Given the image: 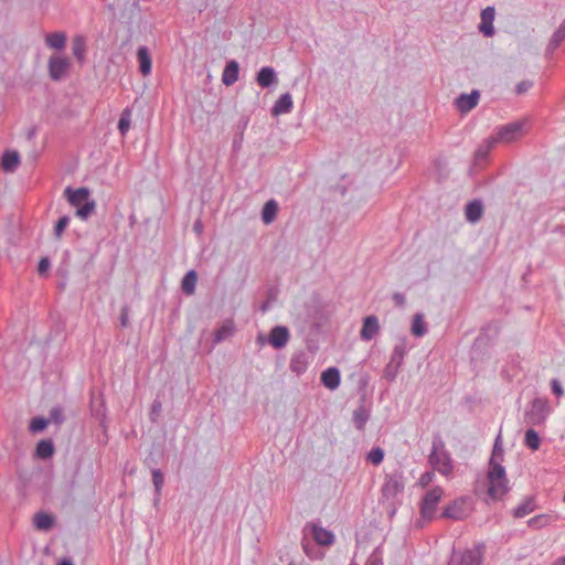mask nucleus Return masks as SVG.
I'll use <instances>...</instances> for the list:
<instances>
[{
  "label": "nucleus",
  "instance_id": "nucleus-1",
  "mask_svg": "<svg viewBox=\"0 0 565 565\" xmlns=\"http://www.w3.org/2000/svg\"><path fill=\"white\" fill-rule=\"evenodd\" d=\"M503 460V448L501 436L498 435L493 445L492 456L490 459V469L488 471L489 488L488 494L493 500L501 499L508 491V479L505 469L501 465Z\"/></svg>",
  "mask_w": 565,
  "mask_h": 565
},
{
  "label": "nucleus",
  "instance_id": "nucleus-2",
  "mask_svg": "<svg viewBox=\"0 0 565 565\" xmlns=\"http://www.w3.org/2000/svg\"><path fill=\"white\" fill-rule=\"evenodd\" d=\"M68 203L76 207V216L81 220H86L95 210L96 203L89 200L90 192L87 188L72 189L67 186L64 190Z\"/></svg>",
  "mask_w": 565,
  "mask_h": 565
},
{
  "label": "nucleus",
  "instance_id": "nucleus-3",
  "mask_svg": "<svg viewBox=\"0 0 565 565\" xmlns=\"http://www.w3.org/2000/svg\"><path fill=\"white\" fill-rule=\"evenodd\" d=\"M405 489V478L401 470L387 473L381 488L382 501L387 503L395 511V504L398 497L403 494Z\"/></svg>",
  "mask_w": 565,
  "mask_h": 565
},
{
  "label": "nucleus",
  "instance_id": "nucleus-4",
  "mask_svg": "<svg viewBox=\"0 0 565 565\" xmlns=\"http://www.w3.org/2000/svg\"><path fill=\"white\" fill-rule=\"evenodd\" d=\"M428 461L433 468L441 475L447 476L452 471L451 458L441 438L437 437L433 440V448Z\"/></svg>",
  "mask_w": 565,
  "mask_h": 565
},
{
  "label": "nucleus",
  "instance_id": "nucleus-5",
  "mask_svg": "<svg viewBox=\"0 0 565 565\" xmlns=\"http://www.w3.org/2000/svg\"><path fill=\"white\" fill-rule=\"evenodd\" d=\"M408 352L407 342L405 339H401L393 348L390 356V361L384 369V377L387 382L395 381L401 366L403 365L404 358Z\"/></svg>",
  "mask_w": 565,
  "mask_h": 565
},
{
  "label": "nucleus",
  "instance_id": "nucleus-6",
  "mask_svg": "<svg viewBox=\"0 0 565 565\" xmlns=\"http://www.w3.org/2000/svg\"><path fill=\"white\" fill-rule=\"evenodd\" d=\"M483 544L460 553L454 552L448 565H482Z\"/></svg>",
  "mask_w": 565,
  "mask_h": 565
},
{
  "label": "nucleus",
  "instance_id": "nucleus-7",
  "mask_svg": "<svg viewBox=\"0 0 565 565\" xmlns=\"http://www.w3.org/2000/svg\"><path fill=\"white\" fill-rule=\"evenodd\" d=\"M444 491L440 487H436L427 491L420 502V515L426 520H431L435 515L436 508L441 500Z\"/></svg>",
  "mask_w": 565,
  "mask_h": 565
},
{
  "label": "nucleus",
  "instance_id": "nucleus-8",
  "mask_svg": "<svg viewBox=\"0 0 565 565\" xmlns=\"http://www.w3.org/2000/svg\"><path fill=\"white\" fill-rule=\"evenodd\" d=\"M523 122L513 121L503 125L497 129L494 136H492L493 142H512L522 136Z\"/></svg>",
  "mask_w": 565,
  "mask_h": 565
},
{
  "label": "nucleus",
  "instance_id": "nucleus-9",
  "mask_svg": "<svg viewBox=\"0 0 565 565\" xmlns=\"http://www.w3.org/2000/svg\"><path fill=\"white\" fill-rule=\"evenodd\" d=\"M311 360L312 356L305 350L296 351L290 358L289 370L297 376H300L306 373Z\"/></svg>",
  "mask_w": 565,
  "mask_h": 565
},
{
  "label": "nucleus",
  "instance_id": "nucleus-10",
  "mask_svg": "<svg viewBox=\"0 0 565 565\" xmlns=\"http://www.w3.org/2000/svg\"><path fill=\"white\" fill-rule=\"evenodd\" d=\"M548 414L547 406L545 402L540 398L533 401L531 409L525 413V418L527 424L539 425L542 424Z\"/></svg>",
  "mask_w": 565,
  "mask_h": 565
},
{
  "label": "nucleus",
  "instance_id": "nucleus-11",
  "mask_svg": "<svg viewBox=\"0 0 565 565\" xmlns=\"http://www.w3.org/2000/svg\"><path fill=\"white\" fill-rule=\"evenodd\" d=\"M49 75L53 81L63 78L70 67V61L62 56H51L49 60Z\"/></svg>",
  "mask_w": 565,
  "mask_h": 565
},
{
  "label": "nucleus",
  "instance_id": "nucleus-12",
  "mask_svg": "<svg viewBox=\"0 0 565 565\" xmlns=\"http://www.w3.org/2000/svg\"><path fill=\"white\" fill-rule=\"evenodd\" d=\"M289 339V329L285 326H276L269 332L268 343L275 349H282L287 345Z\"/></svg>",
  "mask_w": 565,
  "mask_h": 565
},
{
  "label": "nucleus",
  "instance_id": "nucleus-13",
  "mask_svg": "<svg viewBox=\"0 0 565 565\" xmlns=\"http://www.w3.org/2000/svg\"><path fill=\"white\" fill-rule=\"evenodd\" d=\"M479 98V92L472 90L470 94H460L456 98L455 105L460 113H468L478 105Z\"/></svg>",
  "mask_w": 565,
  "mask_h": 565
},
{
  "label": "nucleus",
  "instance_id": "nucleus-14",
  "mask_svg": "<svg viewBox=\"0 0 565 565\" xmlns=\"http://www.w3.org/2000/svg\"><path fill=\"white\" fill-rule=\"evenodd\" d=\"M380 331L379 319L375 316H367L363 320L360 337L363 341H371Z\"/></svg>",
  "mask_w": 565,
  "mask_h": 565
},
{
  "label": "nucleus",
  "instance_id": "nucleus-15",
  "mask_svg": "<svg viewBox=\"0 0 565 565\" xmlns=\"http://www.w3.org/2000/svg\"><path fill=\"white\" fill-rule=\"evenodd\" d=\"M493 20H494V8L493 7H487L486 9H483L481 11V23L479 25V30L486 36H492L494 34Z\"/></svg>",
  "mask_w": 565,
  "mask_h": 565
},
{
  "label": "nucleus",
  "instance_id": "nucleus-16",
  "mask_svg": "<svg viewBox=\"0 0 565 565\" xmlns=\"http://www.w3.org/2000/svg\"><path fill=\"white\" fill-rule=\"evenodd\" d=\"M341 374L339 369L331 366L321 374V383L329 390L334 391L340 386Z\"/></svg>",
  "mask_w": 565,
  "mask_h": 565
},
{
  "label": "nucleus",
  "instance_id": "nucleus-17",
  "mask_svg": "<svg viewBox=\"0 0 565 565\" xmlns=\"http://www.w3.org/2000/svg\"><path fill=\"white\" fill-rule=\"evenodd\" d=\"M256 82L263 88H267L277 84L278 78L275 70L270 66L262 67L257 73Z\"/></svg>",
  "mask_w": 565,
  "mask_h": 565
},
{
  "label": "nucleus",
  "instance_id": "nucleus-18",
  "mask_svg": "<svg viewBox=\"0 0 565 565\" xmlns=\"http://www.w3.org/2000/svg\"><path fill=\"white\" fill-rule=\"evenodd\" d=\"M239 74V65L235 60H232L226 63L223 74H222V82L226 86H231L235 84L238 79Z\"/></svg>",
  "mask_w": 565,
  "mask_h": 565
},
{
  "label": "nucleus",
  "instance_id": "nucleus-19",
  "mask_svg": "<svg viewBox=\"0 0 565 565\" xmlns=\"http://www.w3.org/2000/svg\"><path fill=\"white\" fill-rule=\"evenodd\" d=\"M292 97L289 93H285L280 95V97L276 100V103L273 106L271 113L275 116L281 115V114H288L292 109Z\"/></svg>",
  "mask_w": 565,
  "mask_h": 565
},
{
  "label": "nucleus",
  "instance_id": "nucleus-20",
  "mask_svg": "<svg viewBox=\"0 0 565 565\" xmlns=\"http://www.w3.org/2000/svg\"><path fill=\"white\" fill-rule=\"evenodd\" d=\"M140 73L145 76L151 73L152 61L147 46H139L137 51Z\"/></svg>",
  "mask_w": 565,
  "mask_h": 565
},
{
  "label": "nucleus",
  "instance_id": "nucleus-21",
  "mask_svg": "<svg viewBox=\"0 0 565 565\" xmlns=\"http://www.w3.org/2000/svg\"><path fill=\"white\" fill-rule=\"evenodd\" d=\"M312 535L315 542L319 545H330L334 540V535L331 531L318 525H313Z\"/></svg>",
  "mask_w": 565,
  "mask_h": 565
},
{
  "label": "nucleus",
  "instance_id": "nucleus-22",
  "mask_svg": "<svg viewBox=\"0 0 565 565\" xmlns=\"http://www.w3.org/2000/svg\"><path fill=\"white\" fill-rule=\"evenodd\" d=\"M20 164V156L17 151H4L1 166L6 172H13Z\"/></svg>",
  "mask_w": 565,
  "mask_h": 565
},
{
  "label": "nucleus",
  "instance_id": "nucleus-23",
  "mask_svg": "<svg viewBox=\"0 0 565 565\" xmlns=\"http://www.w3.org/2000/svg\"><path fill=\"white\" fill-rule=\"evenodd\" d=\"M483 213V205L481 201L475 200L467 204L466 206V218L471 223L478 222Z\"/></svg>",
  "mask_w": 565,
  "mask_h": 565
},
{
  "label": "nucleus",
  "instance_id": "nucleus-24",
  "mask_svg": "<svg viewBox=\"0 0 565 565\" xmlns=\"http://www.w3.org/2000/svg\"><path fill=\"white\" fill-rule=\"evenodd\" d=\"M362 548V545L360 542H358L356 544V551L354 553V557L352 559V563L350 565H358L355 563V559H356V556H358V553L359 551ZM365 565H383V553H382V547L381 546H376L373 552L371 553V555L369 556L367 561H366V564Z\"/></svg>",
  "mask_w": 565,
  "mask_h": 565
},
{
  "label": "nucleus",
  "instance_id": "nucleus-25",
  "mask_svg": "<svg viewBox=\"0 0 565 565\" xmlns=\"http://www.w3.org/2000/svg\"><path fill=\"white\" fill-rule=\"evenodd\" d=\"M278 212V203L275 200H268L262 211V220L265 224H270L275 221Z\"/></svg>",
  "mask_w": 565,
  "mask_h": 565
},
{
  "label": "nucleus",
  "instance_id": "nucleus-26",
  "mask_svg": "<svg viewBox=\"0 0 565 565\" xmlns=\"http://www.w3.org/2000/svg\"><path fill=\"white\" fill-rule=\"evenodd\" d=\"M555 521H557V516L556 515H553V514H540V515H535V516L531 518L527 521V524H529L530 527L539 530V529H543V527L552 524Z\"/></svg>",
  "mask_w": 565,
  "mask_h": 565
},
{
  "label": "nucleus",
  "instance_id": "nucleus-27",
  "mask_svg": "<svg viewBox=\"0 0 565 565\" xmlns=\"http://www.w3.org/2000/svg\"><path fill=\"white\" fill-rule=\"evenodd\" d=\"M565 40V21L553 33L546 47V53L552 54Z\"/></svg>",
  "mask_w": 565,
  "mask_h": 565
},
{
  "label": "nucleus",
  "instance_id": "nucleus-28",
  "mask_svg": "<svg viewBox=\"0 0 565 565\" xmlns=\"http://www.w3.org/2000/svg\"><path fill=\"white\" fill-rule=\"evenodd\" d=\"M369 418L370 412L365 408L364 405H360L354 409L352 420L356 429L363 430Z\"/></svg>",
  "mask_w": 565,
  "mask_h": 565
},
{
  "label": "nucleus",
  "instance_id": "nucleus-29",
  "mask_svg": "<svg viewBox=\"0 0 565 565\" xmlns=\"http://www.w3.org/2000/svg\"><path fill=\"white\" fill-rule=\"evenodd\" d=\"M411 330L412 333L417 338H422L427 333L426 322L422 312L414 315Z\"/></svg>",
  "mask_w": 565,
  "mask_h": 565
},
{
  "label": "nucleus",
  "instance_id": "nucleus-30",
  "mask_svg": "<svg viewBox=\"0 0 565 565\" xmlns=\"http://www.w3.org/2000/svg\"><path fill=\"white\" fill-rule=\"evenodd\" d=\"M198 282V275L194 270L188 271L182 279V290L185 295H193Z\"/></svg>",
  "mask_w": 565,
  "mask_h": 565
},
{
  "label": "nucleus",
  "instance_id": "nucleus-31",
  "mask_svg": "<svg viewBox=\"0 0 565 565\" xmlns=\"http://www.w3.org/2000/svg\"><path fill=\"white\" fill-rule=\"evenodd\" d=\"M45 43L47 46L62 50L66 43V36L62 32H54L46 35Z\"/></svg>",
  "mask_w": 565,
  "mask_h": 565
},
{
  "label": "nucleus",
  "instance_id": "nucleus-32",
  "mask_svg": "<svg viewBox=\"0 0 565 565\" xmlns=\"http://www.w3.org/2000/svg\"><path fill=\"white\" fill-rule=\"evenodd\" d=\"M54 452V445L50 439H43L38 443L35 455L41 459L50 458Z\"/></svg>",
  "mask_w": 565,
  "mask_h": 565
},
{
  "label": "nucleus",
  "instance_id": "nucleus-33",
  "mask_svg": "<svg viewBox=\"0 0 565 565\" xmlns=\"http://www.w3.org/2000/svg\"><path fill=\"white\" fill-rule=\"evenodd\" d=\"M441 516L452 520H461L463 518V510L461 503L455 501L454 503L447 505Z\"/></svg>",
  "mask_w": 565,
  "mask_h": 565
},
{
  "label": "nucleus",
  "instance_id": "nucleus-34",
  "mask_svg": "<svg viewBox=\"0 0 565 565\" xmlns=\"http://www.w3.org/2000/svg\"><path fill=\"white\" fill-rule=\"evenodd\" d=\"M234 331H235L234 323L232 321L225 322L221 328H218L215 331L214 342L220 343V342L226 340L227 338L233 335Z\"/></svg>",
  "mask_w": 565,
  "mask_h": 565
},
{
  "label": "nucleus",
  "instance_id": "nucleus-35",
  "mask_svg": "<svg viewBox=\"0 0 565 565\" xmlns=\"http://www.w3.org/2000/svg\"><path fill=\"white\" fill-rule=\"evenodd\" d=\"M34 526L38 529V530H42V531H46L52 527L53 525V518L45 513V512H38L35 515H34Z\"/></svg>",
  "mask_w": 565,
  "mask_h": 565
},
{
  "label": "nucleus",
  "instance_id": "nucleus-36",
  "mask_svg": "<svg viewBox=\"0 0 565 565\" xmlns=\"http://www.w3.org/2000/svg\"><path fill=\"white\" fill-rule=\"evenodd\" d=\"M535 510V502L532 498H526L520 505L513 510L515 518H524Z\"/></svg>",
  "mask_w": 565,
  "mask_h": 565
},
{
  "label": "nucleus",
  "instance_id": "nucleus-37",
  "mask_svg": "<svg viewBox=\"0 0 565 565\" xmlns=\"http://www.w3.org/2000/svg\"><path fill=\"white\" fill-rule=\"evenodd\" d=\"M524 445L531 450H537L541 445V438L539 434L533 429L529 428L524 435Z\"/></svg>",
  "mask_w": 565,
  "mask_h": 565
},
{
  "label": "nucleus",
  "instance_id": "nucleus-38",
  "mask_svg": "<svg viewBox=\"0 0 565 565\" xmlns=\"http://www.w3.org/2000/svg\"><path fill=\"white\" fill-rule=\"evenodd\" d=\"M130 124H131V110L129 108H125L122 110L119 121H118V130L122 136H125L129 131Z\"/></svg>",
  "mask_w": 565,
  "mask_h": 565
},
{
  "label": "nucleus",
  "instance_id": "nucleus-39",
  "mask_svg": "<svg viewBox=\"0 0 565 565\" xmlns=\"http://www.w3.org/2000/svg\"><path fill=\"white\" fill-rule=\"evenodd\" d=\"M494 143L495 142H493V139L491 137L490 139H487L481 146H479V148L475 152L476 160H484L488 157Z\"/></svg>",
  "mask_w": 565,
  "mask_h": 565
},
{
  "label": "nucleus",
  "instance_id": "nucleus-40",
  "mask_svg": "<svg viewBox=\"0 0 565 565\" xmlns=\"http://www.w3.org/2000/svg\"><path fill=\"white\" fill-rule=\"evenodd\" d=\"M85 41L81 36H76L73 43V54L79 61L83 62L85 58Z\"/></svg>",
  "mask_w": 565,
  "mask_h": 565
},
{
  "label": "nucleus",
  "instance_id": "nucleus-41",
  "mask_svg": "<svg viewBox=\"0 0 565 565\" xmlns=\"http://www.w3.org/2000/svg\"><path fill=\"white\" fill-rule=\"evenodd\" d=\"M367 461L377 466L380 465L384 459V451L380 447L372 448L366 457Z\"/></svg>",
  "mask_w": 565,
  "mask_h": 565
},
{
  "label": "nucleus",
  "instance_id": "nucleus-42",
  "mask_svg": "<svg viewBox=\"0 0 565 565\" xmlns=\"http://www.w3.org/2000/svg\"><path fill=\"white\" fill-rule=\"evenodd\" d=\"M47 419H49V423L52 422L56 425H61L65 419L63 408L60 406L53 407L50 411V415H49Z\"/></svg>",
  "mask_w": 565,
  "mask_h": 565
},
{
  "label": "nucleus",
  "instance_id": "nucleus-43",
  "mask_svg": "<svg viewBox=\"0 0 565 565\" xmlns=\"http://www.w3.org/2000/svg\"><path fill=\"white\" fill-rule=\"evenodd\" d=\"M49 424V419H45L43 417H34L30 422V430L32 433H40Z\"/></svg>",
  "mask_w": 565,
  "mask_h": 565
},
{
  "label": "nucleus",
  "instance_id": "nucleus-44",
  "mask_svg": "<svg viewBox=\"0 0 565 565\" xmlns=\"http://www.w3.org/2000/svg\"><path fill=\"white\" fill-rule=\"evenodd\" d=\"M70 221H71V218L67 215H64L58 218V221L56 222V224L54 226V235L56 238H60L62 236L63 232L68 226Z\"/></svg>",
  "mask_w": 565,
  "mask_h": 565
},
{
  "label": "nucleus",
  "instance_id": "nucleus-45",
  "mask_svg": "<svg viewBox=\"0 0 565 565\" xmlns=\"http://www.w3.org/2000/svg\"><path fill=\"white\" fill-rule=\"evenodd\" d=\"M152 481L156 488L157 495L159 497L164 483V476L159 469L152 470Z\"/></svg>",
  "mask_w": 565,
  "mask_h": 565
},
{
  "label": "nucleus",
  "instance_id": "nucleus-46",
  "mask_svg": "<svg viewBox=\"0 0 565 565\" xmlns=\"http://www.w3.org/2000/svg\"><path fill=\"white\" fill-rule=\"evenodd\" d=\"M533 86V83L529 79L522 81L516 84L515 86V93L518 95L526 93L531 87Z\"/></svg>",
  "mask_w": 565,
  "mask_h": 565
},
{
  "label": "nucleus",
  "instance_id": "nucleus-47",
  "mask_svg": "<svg viewBox=\"0 0 565 565\" xmlns=\"http://www.w3.org/2000/svg\"><path fill=\"white\" fill-rule=\"evenodd\" d=\"M551 388H552L553 394H555L557 397H561L564 395V388L557 379H553L551 381Z\"/></svg>",
  "mask_w": 565,
  "mask_h": 565
},
{
  "label": "nucleus",
  "instance_id": "nucleus-48",
  "mask_svg": "<svg viewBox=\"0 0 565 565\" xmlns=\"http://www.w3.org/2000/svg\"><path fill=\"white\" fill-rule=\"evenodd\" d=\"M50 268V260L46 257L41 258L38 266V271L43 275Z\"/></svg>",
  "mask_w": 565,
  "mask_h": 565
},
{
  "label": "nucleus",
  "instance_id": "nucleus-49",
  "mask_svg": "<svg viewBox=\"0 0 565 565\" xmlns=\"http://www.w3.org/2000/svg\"><path fill=\"white\" fill-rule=\"evenodd\" d=\"M128 307L125 306L121 308V312H120V324L121 327L126 328L129 323V318H128Z\"/></svg>",
  "mask_w": 565,
  "mask_h": 565
},
{
  "label": "nucleus",
  "instance_id": "nucleus-50",
  "mask_svg": "<svg viewBox=\"0 0 565 565\" xmlns=\"http://www.w3.org/2000/svg\"><path fill=\"white\" fill-rule=\"evenodd\" d=\"M302 548H303V552L306 553V555L309 556L310 558L320 557V555L312 553L313 546L309 542H302Z\"/></svg>",
  "mask_w": 565,
  "mask_h": 565
},
{
  "label": "nucleus",
  "instance_id": "nucleus-51",
  "mask_svg": "<svg viewBox=\"0 0 565 565\" xmlns=\"http://www.w3.org/2000/svg\"><path fill=\"white\" fill-rule=\"evenodd\" d=\"M393 300L395 301V303H396L398 307L404 306V305H405V301H406L405 296H404L403 294H401V292H395V294L393 295Z\"/></svg>",
  "mask_w": 565,
  "mask_h": 565
},
{
  "label": "nucleus",
  "instance_id": "nucleus-52",
  "mask_svg": "<svg viewBox=\"0 0 565 565\" xmlns=\"http://www.w3.org/2000/svg\"><path fill=\"white\" fill-rule=\"evenodd\" d=\"M434 473L433 472H425L420 477V483L423 486L428 484L433 480Z\"/></svg>",
  "mask_w": 565,
  "mask_h": 565
},
{
  "label": "nucleus",
  "instance_id": "nucleus-53",
  "mask_svg": "<svg viewBox=\"0 0 565 565\" xmlns=\"http://www.w3.org/2000/svg\"><path fill=\"white\" fill-rule=\"evenodd\" d=\"M161 411V403L159 401H154L152 403V407H151V414H157Z\"/></svg>",
  "mask_w": 565,
  "mask_h": 565
},
{
  "label": "nucleus",
  "instance_id": "nucleus-54",
  "mask_svg": "<svg viewBox=\"0 0 565 565\" xmlns=\"http://www.w3.org/2000/svg\"><path fill=\"white\" fill-rule=\"evenodd\" d=\"M57 565H74L71 558H63Z\"/></svg>",
  "mask_w": 565,
  "mask_h": 565
},
{
  "label": "nucleus",
  "instance_id": "nucleus-55",
  "mask_svg": "<svg viewBox=\"0 0 565 565\" xmlns=\"http://www.w3.org/2000/svg\"><path fill=\"white\" fill-rule=\"evenodd\" d=\"M194 231H195L196 233H199V234L201 233V231H202V224H201V222H200V221L195 222V224H194Z\"/></svg>",
  "mask_w": 565,
  "mask_h": 565
},
{
  "label": "nucleus",
  "instance_id": "nucleus-56",
  "mask_svg": "<svg viewBox=\"0 0 565 565\" xmlns=\"http://www.w3.org/2000/svg\"><path fill=\"white\" fill-rule=\"evenodd\" d=\"M553 565H565V556L557 558Z\"/></svg>",
  "mask_w": 565,
  "mask_h": 565
},
{
  "label": "nucleus",
  "instance_id": "nucleus-57",
  "mask_svg": "<svg viewBox=\"0 0 565 565\" xmlns=\"http://www.w3.org/2000/svg\"><path fill=\"white\" fill-rule=\"evenodd\" d=\"M241 140H242V136L239 137V139H235L234 140V142H233L234 148H238L239 147Z\"/></svg>",
  "mask_w": 565,
  "mask_h": 565
},
{
  "label": "nucleus",
  "instance_id": "nucleus-58",
  "mask_svg": "<svg viewBox=\"0 0 565 565\" xmlns=\"http://www.w3.org/2000/svg\"><path fill=\"white\" fill-rule=\"evenodd\" d=\"M34 135H35V130L34 129L30 130L28 134L29 139H31Z\"/></svg>",
  "mask_w": 565,
  "mask_h": 565
},
{
  "label": "nucleus",
  "instance_id": "nucleus-59",
  "mask_svg": "<svg viewBox=\"0 0 565 565\" xmlns=\"http://www.w3.org/2000/svg\"><path fill=\"white\" fill-rule=\"evenodd\" d=\"M288 565H297L295 562H290Z\"/></svg>",
  "mask_w": 565,
  "mask_h": 565
},
{
  "label": "nucleus",
  "instance_id": "nucleus-60",
  "mask_svg": "<svg viewBox=\"0 0 565 565\" xmlns=\"http://www.w3.org/2000/svg\"><path fill=\"white\" fill-rule=\"evenodd\" d=\"M564 502H565V493H564Z\"/></svg>",
  "mask_w": 565,
  "mask_h": 565
}]
</instances>
